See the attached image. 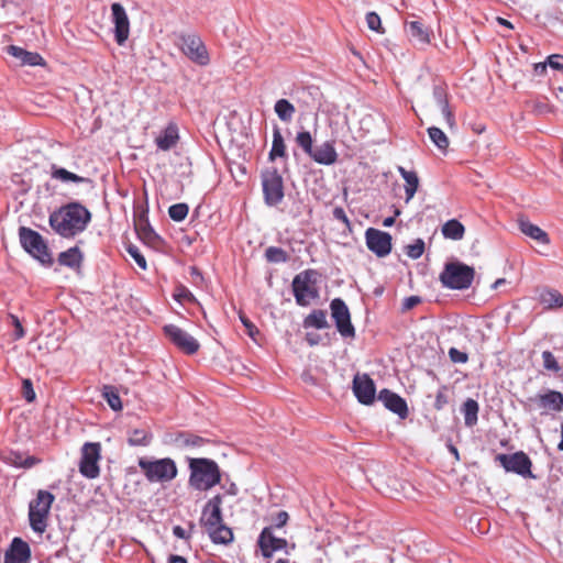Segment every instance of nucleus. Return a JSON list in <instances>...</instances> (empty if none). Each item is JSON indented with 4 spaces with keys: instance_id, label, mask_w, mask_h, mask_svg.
<instances>
[{
    "instance_id": "f257e3e1",
    "label": "nucleus",
    "mask_w": 563,
    "mask_h": 563,
    "mask_svg": "<svg viewBox=\"0 0 563 563\" xmlns=\"http://www.w3.org/2000/svg\"><path fill=\"white\" fill-rule=\"evenodd\" d=\"M91 220L90 211L79 202H69L51 213L48 222L53 231L65 239L84 232Z\"/></svg>"
},
{
    "instance_id": "f03ea898",
    "label": "nucleus",
    "mask_w": 563,
    "mask_h": 563,
    "mask_svg": "<svg viewBox=\"0 0 563 563\" xmlns=\"http://www.w3.org/2000/svg\"><path fill=\"white\" fill-rule=\"evenodd\" d=\"M189 468V484L197 490H208L221 481L220 468L213 460L190 459Z\"/></svg>"
},
{
    "instance_id": "7ed1b4c3",
    "label": "nucleus",
    "mask_w": 563,
    "mask_h": 563,
    "mask_svg": "<svg viewBox=\"0 0 563 563\" xmlns=\"http://www.w3.org/2000/svg\"><path fill=\"white\" fill-rule=\"evenodd\" d=\"M474 276L473 267L461 262H450L445 264L439 279L445 288L463 290L471 287Z\"/></svg>"
},
{
    "instance_id": "20e7f679",
    "label": "nucleus",
    "mask_w": 563,
    "mask_h": 563,
    "mask_svg": "<svg viewBox=\"0 0 563 563\" xmlns=\"http://www.w3.org/2000/svg\"><path fill=\"white\" fill-rule=\"evenodd\" d=\"M19 238L22 247L30 255L40 261L43 265L49 266L53 264V257L47 244L38 232L26 227H21L19 229Z\"/></svg>"
},
{
    "instance_id": "39448f33",
    "label": "nucleus",
    "mask_w": 563,
    "mask_h": 563,
    "mask_svg": "<svg viewBox=\"0 0 563 563\" xmlns=\"http://www.w3.org/2000/svg\"><path fill=\"white\" fill-rule=\"evenodd\" d=\"M139 466L144 473L148 482H170L177 476V467L175 462L169 459H161L151 461L146 457L139 460Z\"/></svg>"
},
{
    "instance_id": "423d86ee",
    "label": "nucleus",
    "mask_w": 563,
    "mask_h": 563,
    "mask_svg": "<svg viewBox=\"0 0 563 563\" xmlns=\"http://www.w3.org/2000/svg\"><path fill=\"white\" fill-rule=\"evenodd\" d=\"M55 497L47 490H38L37 496L30 503L29 519L30 526L35 532H44L46 519Z\"/></svg>"
},
{
    "instance_id": "0eeeda50",
    "label": "nucleus",
    "mask_w": 563,
    "mask_h": 563,
    "mask_svg": "<svg viewBox=\"0 0 563 563\" xmlns=\"http://www.w3.org/2000/svg\"><path fill=\"white\" fill-rule=\"evenodd\" d=\"M262 188L264 201L267 206H277L284 199V180L276 167H269L262 172Z\"/></svg>"
},
{
    "instance_id": "6e6552de",
    "label": "nucleus",
    "mask_w": 563,
    "mask_h": 563,
    "mask_svg": "<svg viewBox=\"0 0 563 563\" xmlns=\"http://www.w3.org/2000/svg\"><path fill=\"white\" fill-rule=\"evenodd\" d=\"M316 275V271L308 269L295 276L292 291L299 306L306 307L318 297V290L311 286V283L314 282L312 277Z\"/></svg>"
},
{
    "instance_id": "1a4fd4ad",
    "label": "nucleus",
    "mask_w": 563,
    "mask_h": 563,
    "mask_svg": "<svg viewBox=\"0 0 563 563\" xmlns=\"http://www.w3.org/2000/svg\"><path fill=\"white\" fill-rule=\"evenodd\" d=\"M495 460L500 463L506 472L516 473L522 477L534 478L531 472L532 462L522 451L512 454H498Z\"/></svg>"
},
{
    "instance_id": "9d476101",
    "label": "nucleus",
    "mask_w": 563,
    "mask_h": 563,
    "mask_svg": "<svg viewBox=\"0 0 563 563\" xmlns=\"http://www.w3.org/2000/svg\"><path fill=\"white\" fill-rule=\"evenodd\" d=\"M101 445L98 442H87L81 448L79 472L87 478H96L100 474L99 460Z\"/></svg>"
},
{
    "instance_id": "9b49d317",
    "label": "nucleus",
    "mask_w": 563,
    "mask_h": 563,
    "mask_svg": "<svg viewBox=\"0 0 563 563\" xmlns=\"http://www.w3.org/2000/svg\"><path fill=\"white\" fill-rule=\"evenodd\" d=\"M330 309L338 332L346 339L355 338V328L351 322L350 310L344 300L334 298L330 303Z\"/></svg>"
},
{
    "instance_id": "f8f14e48",
    "label": "nucleus",
    "mask_w": 563,
    "mask_h": 563,
    "mask_svg": "<svg viewBox=\"0 0 563 563\" xmlns=\"http://www.w3.org/2000/svg\"><path fill=\"white\" fill-rule=\"evenodd\" d=\"M164 333L175 346L186 354H195L200 347L199 342L192 335L177 325H165Z\"/></svg>"
},
{
    "instance_id": "ddd939ff",
    "label": "nucleus",
    "mask_w": 563,
    "mask_h": 563,
    "mask_svg": "<svg viewBox=\"0 0 563 563\" xmlns=\"http://www.w3.org/2000/svg\"><path fill=\"white\" fill-rule=\"evenodd\" d=\"M181 49L186 56L199 65H207L209 63L207 48L197 35L181 36Z\"/></svg>"
},
{
    "instance_id": "4468645a",
    "label": "nucleus",
    "mask_w": 563,
    "mask_h": 563,
    "mask_svg": "<svg viewBox=\"0 0 563 563\" xmlns=\"http://www.w3.org/2000/svg\"><path fill=\"white\" fill-rule=\"evenodd\" d=\"M164 443L184 450L200 448L209 443V440L189 431H174L165 435Z\"/></svg>"
},
{
    "instance_id": "2eb2a0df",
    "label": "nucleus",
    "mask_w": 563,
    "mask_h": 563,
    "mask_svg": "<svg viewBox=\"0 0 563 563\" xmlns=\"http://www.w3.org/2000/svg\"><path fill=\"white\" fill-rule=\"evenodd\" d=\"M366 245L378 257L388 255L391 251V235L387 232L368 228L365 232Z\"/></svg>"
},
{
    "instance_id": "dca6fc26",
    "label": "nucleus",
    "mask_w": 563,
    "mask_h": 563,
    "mask_svg": "<svg viewBox=\"0 0 563 563\" xmlns=\"http://www.w3.org/2000/svg\"><path fill=\"white\" fill-rule=\"evenodd\" d=\"M353 391L357 400L363 405H371L375 400V384L367 374L355 375Z\"/></svg>"
},
{
    "instance_id": "f3484780",
    "label": "nucleus",
    "mask_w": 563,
    "mask_h": 563,
    "mask_svg": "<svg viewBox=\"0 0 563 563\" xmlns=\"http://www.w3.org/2000/svg\"><path fill=\"white\" fill-rule=\"evenodd\" d=\"M112 21L114 23V37L119 45H122L130 34V21L124 8L120 3L111 5Z\"/></svg>"
},
{
    "instance_id": "a211bd4d",
    "label": "nucleus",
    "mask_w": 563,
    "mask_h": 563,
    "mask_svg": "<svg viewBox=\"0 0 563 563\" xmlns=\"http://www.w3.org/2000/svg\"><path fill=\"white\" fill-rule=\"evenodd\" d=\"M221 504V495H216L205 505L200 522L206 528V530L212 529V527L223 522Z\"/></svg>"
},
{
    "instance_id": "6ab92c4d",
    "label": "nucleus",
    "mask_w": 563,
    "mask_h": 563,
    "mask_svg": "<svg viewBox=\"0 0 563 563\" xmlns=\"http://www.w3.org/2000/svg\"><path fill=\"white\" fill-rule=\"evenodd\" d=\"M31 559V549L21 538H14L4 553L3 563H27Z\"/></svg>"
},
{
    "instance_id": "aec40b11",
    "label": "nucleus",
    "mask_w": 563,
    "mask_h": 563,
    "mask_svg": "<svg viewBox=\"0 0 563 563\" xmlns=\"http://www.w3.org/2000/svg\"><path fill=\"white\" fill-rule=\"evenodd\" d=\"M378 400L391 412L405 419L408 416V406L404 398L389 389H382L378 394Z\"/></svg>"
},
{
    "instance_id": "412c9836",
    "label": "nucleus",
    "mask_w": 563,
    "mask_h": 563,
    "mask_svg": "<svg viewBox=\"0 0 563 563\" xmlns=\"http://www.w3.org/2000/svg\"><path fill=\"white\" fill-rule=\"evenodd\" d=\"M258 545L263 556L271 558L273 552L284 549L287 545V541L275 537L272 527H265L258 537Z\"/></svg>"
},
{
    "instance_id": "4be33fe9",
    "label": "nucleus",
    "mask_w": 563,
    "mask_h": 563,
    "mask_svg": "<svg viewBox=\"0 0 563 563\" xmlns=\"http://www.w3.org/2000/svg\"><path fill=\"white\" fill-rule=\"evenodd\" d=\"M309 157L316 163L321 165H332L338 161V153L332 142H324L321 145L313 147Z\"/></svg>"
},
{
    "instance_id": "5701e85b",
    "label": "nucleus",
    "mask_w": 563,
    "mask_h": 563,
    "mask_svg": "<svg viewBox=\"0 0 563 563\" xmlns=\"http://www.w3.org/2000/svg\"><path fill=\"white\" fill-rule=\"evenodd\" d=\"M7 52L9 55L19 59L21 65H29V66L45 65L43 57L38 53L25 51L24 48H22L20 46L9 45L7 47Z\"/></svg>"
},
{
    "instance_id": "b1692460",
    "label": "nucleus",
    "mask_w": 563,
    "mask_h": 563,
    "mask_svg": "<svg viewBox=\"0 0 563 563\" xmlns=\"http://www.w3.org/2000/svg\"><path fill=\"white\" fill-rule=\"evenodd\" d=\"M433 98L437 101L438 106L441 108L442 114L446 121V124L450 129L455 128V118L450 109L449 101L446 98L445 89L442 86L433 87Z\"/></svg>"
},
{
    "instance_id": "393cba45",
    "label": "nucleus",
    "mask_w": 563,
    "mask_h": 563,
    "mask_svg": "<svg viewBox=\"0 0 563 563\" xmlns=\"http://www.w3.org/2000/svg\"><path fill=\"white\" fill-rule=\"evenodd\" d=\"M179 139L178 128L174 123H169L162 134L156 137L155 142L158 148L162 151H168L177 144Z\"/></svg>"
},
{
    "instance_id": "a878e982",
    "label": "nucleus",
    "mask_w": 563,
    "mask_h": 563,
    "mask_svg": "<svg viewBox=\"0 0 563 563\" xmlns=\"http://www.w3.org/2000/svg\"><path fill=\"white\" fill-rule=\"evenodd\" d=\"M519 229L527 236L536 240L540 244H549L550 239L545 231L526 219H519Z\"/></svg>"
},
{
    "instance_id": "bb28decb",
    "label": "nucleus",
    "mask_w": 563,
    "mask_h": 563,
    "mask_svg": "<svg viewBox=\"0 0 563 563\" xmlns=\"http://www.w3.org/2000/svg\"><path fill=\"white\" fill-rule=\"evenodd\" d=\"M397 170L400 174V176L404 178V180L406 181V185H405L406 202H409L413 198L415 194L418 190L419 177L416 172L407 170L402 166H398Z\"/></svg>"
},
{
    "instance_id": "cd10ccee",
    "label": "nucleus",
    "mask_w": 563,
    "mask_h": 563,
    "mask_svg": "<svg viewBox=\"0 0 563 563\" xmlns=\"http://www.w3.org/2000/svg\"><path fill=\"white\" fill-rule=\"evenodd\" d=\"M540 407L553 411L563 410V395L556 390H549L547 394L538 395Z\"/></svg>"
},
{
    "instance_id": "c85d7f7f",
    "label": "nucleus",
    "mask_w": 563,
    "mask_h": 563,
    "mask_svg": "<svg viewBox=\"0 0 563 563\" xmlns=\"http://www.w3.org/2000/svg\"><path fill=\"white\" fill-rule=\"evenodd\" d=\"M407 33L412 41L419 44H428L430 42V32L422 22L410 21L406 23Z\"/></svg>"
},
{
    "instance_id": "c756f323",
    "label": "nucleus",
    "mask_w": 563,
    "mask_h": 563,
    "mask_svg": "<svg viewBox=\"0 0 563 563\" xmlns=\"http://www.w3.org/2000/svg\"><path fill=\"white\" fill-rule=\"evenodd\" d=\"M441 232L445 239L460 241L464 238L465 227L459 220L451 219L442 225Z\"/></svg>"
},
{
    "instance_id": "7c9ffc66",
    "label": "nucleus",
    "mask_w": 563,
    "mask_h": 563,
    "mask_svg": "<svg viewBox=\"0 0 563 563\" xmlns=\"http://www.w3.org/2000/svg\"><path fill=\"white\" fill-rule=\"evenodd\" d=\"M210 539L214 543L228 544L233 540L232 530L223 522L207 530Z\"/></svg>"
},
{
    "instance_id": "2f4dec72",
    "label": "nucleus",
    "mask_w": 563,
    "mask_h": 563,
    "mask_svg": "<svg viewBox=\"0 0 563 563\" xmlns=\"http://www.w3.org/2000/svg\"><path fill=\"white\" fill-rule=\"evenodd\" d=\"M81 261L82 254L77 246L70 247L58 255V263L70 268L79 267Z\"/></svg>"
},
{
    "instance_id": "473e14b6",
    "label": "nucleus",
    "mask_w": 563,
    "mask_h": 563,
    "mask_svg": "<svg viewBox=\"0 0 563 563\" xmlns=\"http://www.w3.org/2000/svg\"><path fill=\"white\" fill-rule=\"evenodd\" d=\"M540 302L547 309L563 307V295L555 289H544L540 294Z\"/></svg>"
},
{
    "instance_id": "72a5a7b5",
    "label": "nucleus",
    "mask_w": 563,
    "mask_h": 563,
    "mask_svg": "<svg viewBox=\"0 0 563 563\" xmlns=\"http://www.w3.org/2000/svg\"><path fill=\"white\" fill-rule=\"evenodd\" d=\"M277 157H286V145L279 128L273 131V143L268 154L269 161H275Z\"/></svg>"
},
{
    "instance_id": "f704fd0d",
    "label": "nucleus",
    "mask_w": 563,
    "mask_h": 563,
    "mask_svg": "<svg viewBox=\"0 0 563 563\" xmlns=\"http://www.w3.org/2000/svg\"><path fill=\"white\" fill-rule=\"evenodd\" d=\"M305 328H316V329H325L329 327V323L327 321V312L321 309L313 310L311 313H309L305 321H303Z\"/></svg>"
},
{
    "instance_id": "c9c22d12",
    "label": "nucleus",
    "mask_w": 563,
    "mask_h": 563,
    "mask_svg": "<svg viewBox=\"0 0 563 563\" xmlns=\"http://www.w3.org/2000/svg\"><path fill=\"white\" fill-rule=\"evenodd\" d=\"M478 404L476 400L472 398H467L462 407V412L464 415V422L467 427H473L477 422V413H478Z\"/></svg>"
},
{
    "instance_id": "e433bc0d",
    "label": "nucleus",
    "mask_w": 563,
    "mask_h": 563,
    "mask_svg": "<svg viewBox=\"0 0 563 563\" xmlns=\"http://www.w3.org/2000/svg\"><path fill=\"white\" fill-rule=\"evenodd\" d=\"M152 433L145 429H133L129 431L128 443L131 446H146L151 443Z\"/></svg>"
},
{
    "instance_id": "4c0bfd02",
    "label": "nucleus",
    "mask_w": 563,
    "mask_h": 563,
    "mask_svg": "<svg viewBox=\"0 0 563 563\" xmlns=\"http://www.w3.org/2000/svg\"><path fill=\"white\" fill-rule=\"evenodd\" d=\"M274 110L283 122H290L296 112L294 104L287 99L277 100Z\"/></svg>"
},
{
    "instance_id": "58836bf2",
    "label": "nucleus",
    "mask_w": 563,
    "mask_h": 563,
    "mask_svg": "<svg viewBox=\"0 0 563 563\" xmlns=\"http://www.w3.org/2000/svg\"><path fill=\"white\" fill-rule=\"evenodd\" d=\"M102 396L112 410H122V401L115 387L104 385L102 388Z\"/></svg>"
},
{
    "instance_id": "ea45409f",
    "label": "nucleus",
    "mask_w": 563,
    "mask_h": 563,
    "mask_svg": "<svg viewBox=\"0 0 563 563\" xmlns=\"http://www.w3.org/2000/svg\"><path fill=\"white\" fill-rule=\"evenodd\" d=\"M52 177L55 179H58L63 183L73 181V183H86L89 181L88 178L81 177L77 174H74L71 172H68L65 168L62 167H52Z\"/></svg>"
},
{
    "instance_id": "a19ab883",
    "label": "nucleus",
    "mask_w": 563,
    "mask_h": 563,
    "mask_svg": "<svg viewBox=\"0 0 563 563\" xmlns=\"http://www.w3.org/2000/svg\"><path fill=\"white\" fill-rule=\"evenodd\" d=\"M428 135H429L430 140L432 141V143L441 152H446L450 142H449L448 136L444 134V132L441 129H439L437 126H431L428 129Z\"/></svg>"
},
{
    "instance_id": "79ce46f5",
    "label": "nucleus",
    "mask_w": 563,
    "mask_h": 563,
    "mask_svg": "<svg viewBox=\"0 0 563 563\" xmlns=\"http://www.w3.org/2000/svg\"><path fill=\"white\" fill-rule=\"evenodd\" d=\"M265 257L269 263H285L289 256L285 250L277 246H269L265 251Z\"/></svg>"
},
{
    "instance_id": "37998d69",
    "label": "nucleus",
    "mask_w": 563,
    "mask_h": 563,
    "mask_svg": "<svg viewBox=\"0 0 563 563\" xmlns=\"http://www.w3.org/2000/svg\"><path fill=\"white\" fill-rule=\"evenodd\" d=\"M297 145L309 155L313 150V141L309 131L298 132L296 135Z\"/></svg>"
},
{
    "instance_id": "c03bdc74",
    "label": "nucleus",
    "mask_w": 563,
    "mask_h": 563,
    "mask_svg": "<svg viewBox=\"0 0 563 563\" xmlns=\"http://www.w3.org/2000/svg\"><path fill=\"white\" fill-rule=\"evenodd\" d=\"M135 230L139 236L146 242H152L157 236L146 220H140L135 224Z\"/></svg>"
},
{
    "instance_id": "a18cd8bd",
    "label": "nucleus",
    "mask_w": 563,
    "mask_h": 563,
    "mask_svg": "<svg viewBox=\"0 0 563 563\" xmlns=\"http://www.w3.org/2000/svg\"><path fill=\"white\" fill-rule=\"evenodd\" d=\"M189 208L187 203H175L169 207L168 214L176 222L183 221L188 214Z\"/></svg>"
},
{
    "instance_id": "49530a36",
    "label": "nucleus",
    "mask_w": 563,
    "mask_h": 563,
    "mask_svg": "<svg viewBox=\"0 0 563 563\" xmlns=\"http://www.w3.org/2000/svg\"><path fill=\"white\" fill-rule=\"evenodd\" d=\"M424 252V242L422 239H417L415 243L406 246V254L412 258H419Z\"/></svg>"
},
{
    "instance_id": "de8ad7c7",
    "label": "nucleus",
    "mask_w": 563,
    "mask_h": 563,
    "mask_svg": "<svg viewBox=\"0 0 563 563\" xmlns=\"http://www.w3.org/2000/svg\"><path fill=\"white\" fill-rule=\"evenodd\" d=\"M543 366L545 369L558 373L560 371V365L555 358V356L550 351L542 352Z\"/></svg>"
},
{
    "instance_id": "09e8293b",
    "label": "nucleus",
    "mask_w": 563,
    "mask_h": 563,
    "mask_svg": "<svg viewBox=\"0 0 563 563\" xmlns=\"http://www.w3.org/2000/svg\"><path fill=\"white\" fill-rule=\"evenodd\" d=\"M366 23L372 31L383 32L380 18L376 12H368L366 14Z\"/></svg>"
},
{
    "instance_id": "8fccbe9b",
    "label": "nucleus",
    "mask_w": 563,
    "mask_h": 563,
    "mask_svg": "<svg viewBox=\"0 0 563 563\" xmlns=\"http://www.w3.org/2000/svg\"><path fill=\"white\" fill-rule=\"evenodd\" d=\"M128 253L132 256V258L135 261V263L142 268V269H145L146 268V260L145 257L141 254L140 250L134 246V245H129L128 246Z\"/></svg>"
},
{
    "instance_id": "3c124183",
    "label": "nucleus",
    "mask_w": 563,
    "mask_h": 563,
    "mask_svg": "<svg viewBox=\"0 0 563 563\" xmlns=\"http://www.w3.org/2000/svg\"><path fill=\"white\" fill-rule=\"evenodd\" d=\"M240 320L245 327L246 333L253 339L256 340L255 336L260 334L256 325L244 314H240Z\"/></svg>"
},
{
    "instance_id": "603ef678",
    "label": "nucleus",
    "mask_w": 563,
    "mask_h": 563,
    "mask_svg": "<svg viewBox=\"0 0 563 563\" xmlns=\"http://www.w3.org/2000/svg\"><path fill=\"white\" fill-rule=\"evenodd\" d=\"M22 393L23 397L27 402H32L35 399V391L33 389V385L31 379L26 378L22 383Z\"/></svg>"
},
{
    "instance_id": "864d4df0",
    "label": "nucleus",
    "mask_w": 563,
    "mask_h": 563,
    "mask_svg": "<svg viewBox=\"0 0 563 563\" xmlns=\"http://www.w3.org/2000/svg\"><path fill=\"white\" fill-rule=\"evenodd\" d=\"M547 64L551 68L563 73V55L553 54L547 58Z\"/></svg>"
},
{
    "instance_id": "5fc2aeb1",
    "label": "nucleus",
    "mask_w": 563,
    "mask_h": 563,
    "mask_svg": "<svg viewBox=\"0 0 563 563\" xmlns=\"http://www.w3.org/2000/svg\"><path fill=\"white\" fill-rule=\"evenodd\" d=\"M449 356L453 363H466L468 360V356L466 353L461 352L460 350H457L455 347H451L449 350Z\"/></svg>"
},
{
    "instance_id": "6e6d98bb",
    "label": "nucleus",
    "mask_w": 563,
    "mask_h": 563,
    "mask_svg": "<svg viewBox=\"0 0 563 563\" xmlns=\"http://www.w3.org/2000/svg\"><path fill=\"white\" fill-rule=\"evenodd\" d=\"M421 302V298L418 296H410L404 300L402 309L410 310Z\"/></svg>"
},
{
    "instance_id": "4d7b16f0",
    "label": "nucleus",
    "mask_w": 563,
    "mask_h": 563,
    "mask_svg": "<svg viewBox=\"0 0 563 563\" xmlns=\"http://www.w3.org/2000/svg\"><path fill=\"white\" fill-rule=\"evenodd\" d=\"M288 519L289 516L286 511H279L274 519V526L276 528H282L287 523Z\"/></svg>"
},
{
    "instance_id": "13d9d810",
    "label": "nucleus",
    "mask_w": 563,
    "mask_h": 563,
    "mask_svg": "<svg viewBox=\"0 0 563 563\" xmlns=\"http://www.w3.org/2000/svg\"><path fill=\"white\" fill-rule=\"evenodd\" d=\"M12 321H13V324H14V338L15 339H21L24 336V330H23V327L20 322V320L12 316Z\"/></svg>"
},
{
    "instance_id": "bf43d9fd",
    "label": "nucleus",
    "mask_w": 563,
    "mask_h": 563,
    "mask_svg": "<svg viewBox=\"0 0 563 563\" xmlns=\"http://www.w3.org/2000/svg\"><path fill=\"white\" fill-rule=\"evenodd\" d=\"M446 396L443 393L439 391L435 397L434 408L437 410H441L446 405Z\"/></svg>"
},
{
    "instance_id": "052dcab7",
    "label": "nucleus",
    "mask_w": 563,
    "mask_h": 563,
    "mask_svg": "<svg viewBox=\"0 0 563 563\" xmlns=\"http://www.w3.org/2000/svg\"><path fill=\"white\" fill-rule=\"evenodd\" d=\"M333 217L339 220V221H342L343 223L345 224H349V219L345 214V211L341 208V207H336L334 208L333 210Z\"/></svg>"
},
{
    "instance_id": "680f3d73",
    "label": "nucleus",
    "mask_w": 563,
    "mask_h": 563,
    "mask_svg": "<svg viewBox=\"0 0 563 563\" xmlns=\"http://www.w3.org/2000/svg\"><path fill=\"white\" fill-rule=\"evenodd\" d=\"M24 457L20 453H13L11 463L15 466L23 467Z\"/></svg>"
},
{
    "instance_id": "e2e57ef3",
    "label": "nucleus",
    "mask_w": 563,
    "mask_h": 563,
    "mask_svg": "<svg viewBox=\"0 0 563 563\" xmlns=\"http://www.w3.org/2000/svg\"><path fill=\"white\" fill-rule=\"evenodd\" d=\"M547 67H548L547 62H544V63H537V64L534 65V73H536L537 75H539V76H542V75H544V74H545V71H547Z\"/></svg>"
},
{
    "instance_id": "0e129e2a",
    "label": "nucleus",
    "mask_w": 563,
    "mask_h": 563,
    "mask_svg": "<svg viewBox=\"0 0 563 563\" xmlns=\"http://www.w3.org/2000/svg\"><path fill=\"white\" fill-rule=\"evenodd\" d=\"M38 462H40V460H37L36 457L27 456L23 461V467L30 468V467L34 466L35 464H37Z\"/></svg>"
},
{
    "instance_id": "69168bd1",
    "label": "nucleus",
    "mask_w": 563,
    "mask_h": 563,
    "mask_svg": "<svg viewBox=\"0 0 563 563\" xmlns=\"http://www.w3.org/2000/svg\"><path fill=\"white\" fill-rule=\"evenodd\" d=\"M173 533L177 537V538H180V539H186L188 538V536L186 534V531L184 528H181L180 526H175L174 529H173Z\"/></svg>"
},
{
    "instance_id": "338daca9",
    "label": "nucleus",
    "mask_w": 563,
    "mask_h": 563,
    "mask_svg": "<svg viewBox=\"0 0 563 563\" xmlns=\"http://www.w3.org/2000/svg\"><path fill=\"white\" fill-rule=\"evenodd\" d=\"M168 563H188L184 556L172 554L168 558Z\"/></svg>"
},
{
    "instance_id": "774afa93",
    "label": "nucleus",
    "mask_w": 563,
    "mask_h": 563,
    "mask_svg": "<svg viewBox=\"0 0 563 563\" xmlns=\"http://www.w3.org/2000/svg\"><path fill=\"white\" fill-rule=\"evenodd\" d=\"M318 338H319V335L313 334V333H307V336H306V339L310 345L318 344Z\"/></svg>"
}]
</instances>
